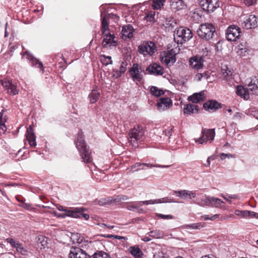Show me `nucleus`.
<instances>
[{
    "mask_svg": "<svg viewBox=\"0 0 258 258\" xmlns=\"http://www.w3.org/2000/svg\"><path fill=\"white\" fill-rule=\"evenodd\" d=\"M149 235L154 238H160L163 237L164 233L159 230H155L149 232Z\"/></svg>",
    "mask_w": 258,
    "mask_h": 258,
    "instance_id": "nucleus-40",
    "label": "nucleus"
},
{
    "mask_svg": "<svg viewBox=\"0 0 258 258\" xmlns=\"http://www.w3.org/2000/svg\"><path fill=\"white\" fill-rule=\"evenodd\" d=\"M222 71L223 74L224 79L226 80L229 79V77L232 76V72L227 67L226 68H222Z\"/></svg>",
    "mask_w": 258,
    "mask_h": 258,
    "instance_id": "nucleus-47",
    "label": "nucleus"
},
{
    "mask_svg": "<svg viewBox=\"0 0 258 258\" xmlns=\"http://www.w3.org/2000/svg\"><path fill=\"white\" fill-rule=\"evenodd\" d=\"M100 61L103 64L107 66L112 63V60H111V57L110 56H106L104 54H102L100 56Z\"/></svg>",
    "mask_w": 258,
    "mask_h": 258,
    "instance_id": "nucleus-41",
    "label": "nucleus"
},
{
    "mask_svg": "<svg viewBox=\"0 0 258 258\" xmlns=\"http://www.w3.org/2000/svg\"><path fill=\"white\" fill-rule=\"evenodd\" d=\"M185 227L187 228L200 229L201 228L204 227V224L202 223H193L186 225Z\"/></svg>",
    "mask_w": 258,
    "mask_h": 258,
    "instance_id": "nucleus-45",
    "label": "nucleus"
},
{
    "mask_svg": "<svg viewBox=\"0 0 258 258\" xmlns=\"http://www.w3.org/2000/svg\"><path fill=\"white\" fill-rule=\"evenodd\" d=\"M236 94L244 100H248L249 99V91H248L247 88H244L242 86L238 85L236 87Z\"/></svg>",
    "mask_w": 258,
    "mask_h": 258,
    "instance_id": "nucleus-27",
    "label": "nucleus"
},
{
    "mask_svg": "<svg viewBox=\"0 0 258 258\" xmlns=\"http://www.w3.org/2000/svg\"><path fill=\"white\" fill-rule=\"evenodd\" d=\"M188 197L190 199L195 198L196 197V193L193 191L188 190Z\"/></svg>",
    "mask_w": 258,
    "mask_h": 258,
    "instance_id": "nucleus-58",
    "label": "nucleus"
},
{
    "mask_svg": "<svg viewBox=\"0 0 258 258\" xmlns=\"http://www.w3.org/2000/svg\"><path fill=\"white\" fill-rule=\"evenodd\" d=\"M219 217V215L215 214L212 216L211 217H209L208 215H205L203 216V218L205 220H214L216 218H217Z\"/></svg>",
    "mask_w": 258,
    "mask_h": 258,
    "instance_id": "nucleus-52",
    "label": "nucleus"
},
{
    "mask_svg": "<svg viewBox=\"0 0 258 258\" xmlns=\"http://www.w3.org/2000/svg\"><path fill=\"white\" fill-rule=\"evenodd\" d=\"M244 1L245 5L248 6L253 5L255 2V0H244Z\"/></svg>",
    "mask_w": 258,
    "mask_h": 258,
    "instance_id": "nucleus-57",
    "label": "nucleus"
},
{
    "mask_svg": "<svg viewBox=\"0 0 258 258\" xmlns=\"http://www.w3.org/2000/svg\"><path fill=\"white\" fill-rule=\"evenodd\" d=\"M156 216L159 219H172L174 218V217L171 215H163L159 213H156Z\"/></svg>",
    "mask_w": 258,
    "mask_h": 258,
    "instance_id": "nucleus-49",
    "label": "nucleus"
},
{
    "mask_svg": "<svg viewBox=\"0 0 258 258\" xmlns=\"http://www.w3.org/2000/svg\"><path fill=\"white\" fill-rule=\"evenodd\" d=\"M139 202H132L127 203L126 208L130 211H136L139 213H143L144 210L140 208Z\"/></svg>",
    "mask_w": 258,
    "mask_h": 258,
    "instance_id": "nucleus-30",
    "label": "nucleus"
},
{
    "mask_svg": "<svg viewBox=\"0 0 258 258\" xmlns=\"http://www.w3.org/2000/svg\"><path fill=\"white\" fill-rule=\"evenodd\" d=\"M242 26L246 29L257 27L258 26V16L250 15L242 23Z\"/></svg>",
    "mask_w": 258,
    "mask_h": 258,
    "instance_id": "nucleus-11",
    "label": "nucleus"
},
{
    "mask_svg": "<svg viewBox=\"0 0 258 258\" xmlns=\"http://www.w3.org/2000/svg\"><path fill=\"white\" fill-rule=\"evenodd\" d=\"M146 71L148 72L149 74L155 76H162L164 73V68L159 64L155 62L148 66Z\"/></svg>",
    "mask_w": 258,
    "mask_h": 258,
    "instance_id": "nucleus-13",
    "label": "nucleus"
},
{
    "mask_svg": "<svg viewBox=\"0 0 258 258\" xmlns=\"http://www.w3.org/2000/svg\"><path fill=\"white\" fill-rule=\"evenodd\" d=\"M86 209L84 208H76L72 210H68L67 213L64 215L59 216V217H65V216L71 217L75 218H80V213L84 212Z\"/></svg>",
    "mask_w": 258,
    "mask_h": 258,
    "instance_id": "nucleus-23",
    "label": "nucleus"
},
{
    "mask_svg": "<svg viewBox=\"0 0 258 258\" xmlns=\"http://www.w3.org/2000/svg\"><path fill=\"white\" fill-rule=\"evenodd\" d=\"M248 213H249V211H247V210H244V211L236 210L235 212V214L236 215L240 216L242 217H247Z\"/></svg>",
    "mask_w": 258,
    "mask_h": 258,
    "instance_id": "nucleus-50",
    "label": "nucleus"
},
{
    "mask_svg": "<svg viewBox=\"0 0 258 258\" xmlns=\"http://www.w3.org/2000/svg\"><path fill=\"white\" fill-rule=\"evenodd\" d=\"M160 60L167 66L173 65L176 61V54L173 49L163 51L160 56Z\"/></svg>",
    "mask_w": 258,
    "mask_h": 258,
    "instance_id": "nucleus-9",
    "label": "nucleus"
},
{
    "mask_svg": "<svg viewBox=\"0 0 258 258\" xmlns=\"http://www.w3.org/2000/svg\"><path fill=\"white\" fill-rule=\"evenodd\" d=\"M172 5L177 9H182L186 6L182 0H173Z\"/></svg>",
    "mask_w": 258,
    "mask_h": 258,
    "instance_id": "nucleus-42",
    "label": "nucleus"
},
{
    "mask_svg": "<svg viewBox=\"0 0 258 258\" xmlns=\"http://www.w3.org/2000/svg\"><path fill=\"white\" fill-rule=\"evenodd\" d=\"M69 256L70 258H90L84 250L77 247H71Z\"/></svg>",
    "mask_w": 258,
    "mask_h": 258,
    "instance_id": "nucleus-16",
    "label": "nucleus"
},
{
    "mask_svg": "<svg viewBox=\"0 0 258 258\" xmlns=\"http://www.w3.org/2000/svg\"><path fill=\"white\" fill-rule=\"evenodd\" d=\"M127 63L126 61H123L121 62L120 66L119 67V69L118 70H113L114 73V76L116 77V78H119L127 70Z\"/></svg>",
    "mask_w": 258,
    "mask_h": 258,
    "instance_id": "nucleus-31",
    "label": "nucleus"
},
{
    "mask_svg": "<svg viewBox=\"0 0 258 258\" xmlns=\"http://www.w3.org/2000/svg\"><path fill=\"white\" fill-rule=\"evenodd\" d=\"M212 157H209L207 160V163L204 165L206 167H209L210 165V158H212Z\"/></svg>",
    "mask_w": 258,
    "mask_h": 258,
    "instance_id": "nucleus-61",
    "label": "nucleus"
},
{
    "mask_svg": "<svg viewBox=\"0 0 258 258\" xmlns=\"http://www.w3.org/2000/svg\"><path fill=\"white\" fill-rule=\"evenodd\" d=\"M144 71L140 65L135 63H133L132 67L129 69L128 73L134 82H140L143 79V75L142 73Z\"/></svg>",
    "mask_w": 258,
    "mask_h": 258,
    "instance_id": "nucleus-7",
    "label": "nucleus"
},
{
    "mask_svg": "<svg viewBox=\"0 0 258 258\" xmlns=\"http://www.w3.org/2000/svg\"><path fill=\"white\" fill-rule=\"evenodd\" d=\"M81 217H83L85 219L88 220L89 219L90 216L89 214L86 213H83V212L80 213V218Z\"/></svg>",
    "mask_w": 258,
    "mask_h": 258,
    "instance_id": "nucleus-59",
    "label": "nucleus"
},
{
    "mask_svg": "<svg viewBox=\"0 0 258 258\" xmlns=\"http://www.w3.org/2000/svg\"><path fill=\"white\" fill-rule=\"evenodd\" d=\"M208 3L206 6L207 11L208 12H213L217 8L219 7L218 0H209ZM205 7H206V6Z\"/></svg>",
    "mask_w": 258,
    "mask_h": 258,
    "instance_id": "nucleus-33",
    "label": "nucleus"
},
{
    "mask_svg": "<svg viewBox=\"0 0 258 258\" xmlns=\"http://www.w3.org/2000/svg\"><path fill=\"white\" fill-rule=\"evenodd\" d=\"M177 24L176 21L172 17L167 18L164 22V25L166 28L173 29Z\"/></svg>",
    "mask_w": 258,
    "mask_h": 258,
    "instance_id": "nucleus-35",
    "label": "nucleus"
},
{
    "mask_svg": "<svg viewBox=\"0 0 258 258\" xmlns=\"http://www.w3.org/2000/svg\"><path fill=\"white\" fill-rule=\"evenodd\" d=\"M247 89L253 95H258V78L253 77L247 84Z\"/></svg>",
    "mask_w": 258,
    "mask_h": 258,
    "instance_id": "nucleus-21",
    "label": "nucleus"
},
{
    "mask_svg": "<svg viewBox=\"0 0 258 258\" xmlns=\"http://www.w3.org/2000/svg\"><path fill=\"white\" fill-rule=\"evenodd\" d=\"M23 56L29 61L32 66L40 68L43 71L44 68L42 63L39 59L34 57L32 54L26 51L24 53Z\"/></svg>",
    "mask_w": 258,
    "mask_h": 258,
    "instance_id": "nucleus-17",
    "label": "nucleus"
},
{
    "mask_svg": "<svg viewBox=\"0 0 258 258\" xmlns=\"http://www.w3.org/2000/svg\"><path fill=\"white\" fill-rule=\"evenodd\" d=\"M174 193L176 196L182 199H186L188 197V190H175Z\"/></svg>",
    "mask_w": 258,
    "mask_h": 258,
    "instance_id": "nucleus-38",
    "label": "nucleus"
},
{
    "mask_svg": "<svg viewBox=\"0 0 258 258\" xmlns=\"http://www.w3.org/2000/svg\"><path fill=\"white\" fill-rule=\"evenodd\" d=\"M202 136L198 139H195V142L199 144H206L208 142L210 143L214 140L215 136V129H208L202 128Z\"/></svg>",
    "mask_w": 258,
    "mask_h": 258,
    "instance_id": "nucleus-6",
    "label": "nucleus"
},
{
    "mask_svg": "<svg viewBox=\"0 0 258 258\" xmlns=\"http://www.w3.org/2000/svg\"><path fill=\"white\" fill-rule=\"evenodd\" d=\"M153 19H154V17H152V16H148L146 17L147 21L152 22L153 20Z\"/></svg>",
    "mask_w": 258,
    "mask_h": 258,
    "instance_id": "nucleus-62",
    "label": "nucleus"
},
{
    "mask_svg": "<svg viewBox=\"0 0 258 258\" xmlns=\"http://www.w3.org/2000/svg\"><path fill=\"white\" fill-rule=\"evenodd\" d=\"M204 60L202 57L194 56L191 57L189 61V64L191 68L196 70H200L203 68Z\"/></svg>",
    "mask_w": 258,
    "mask_h": 258,
    "instance_id": "nucleus-20",
    "label": "nucleus"
},
{
    "mask_svg": "<svg viewBox=\"0 0 258 258\" xmlns=\"http://www.w3.org/2000/svg\"><path fill=\"white\" fill-rule=\"evenodd\" d=\"M210 77V73L208 71L205 72L204 73H198L196 75V78L198 80L200 81L202 78H204L208 79Z\"/></svg>",
    "mask_w": 258,
    "mask_h": 258,
    "instance_id": "nucleus-48",
    "label": "nucleus"
},
{
    "mask_svg": "<svg viewBox=\"0 0 258 258\" xmlns=\"http://www.w3.org/2000/svg\"><path fill=\"white\" fill-rule=\"evenodd\" d=\"M75 144L82 157L83 161L86 163H90L92 161L91 152L86 145L84 140V135L82 131H80L78 133L77 139Z\"/></svg>",
    "mask_w": 258,
    "mask_h": 258,
    "instance_id": "nucleus-2",
    "label": "nucleus"
},
{
    "mask_svg": "<svg viewBox=\"0 0 258 258\" xmlns=\"http://www.w3.org/2000/svg\"><path fill=\"white\" fill-rule=\"evenodd\" d=\"M155 167L159 168H168L169 167V165H161L159 164H152L150 163L137 162L131 166V169L132 170L135 169V171H138L140 170H145L147 168H151Z\"/></svg>",
    "mask_w": 258,
    "mask_h": 258,
    "instance_id": "nucleus-15",
    "label": "nucleus"
},
{
    "mask_svg": "<svg viewBox=\"0 0 258 258\" xmlns=\"http://www.w3.org/2000/svg\"><path fill=\"white\" fill-rule=\"evenodd\" d=\"M120 196H121V201H126L129 199L127 196H125V195H120Z\"/></svg>",
    "mask_w": 258,
    "mask_h": 258,
    "instance_id": "nucleus-63",
    "label": "nucleus"
},
{
    "mask_svg": "<svg viewBox=\"0 0 258 258\" xmlns=\"http://www.w3.org/2000/svg\"><path fill=\"white\" fill-rule=\"evenodd\" d=\"M157 51L155 43L152 41H144L138 46V51L140 53L146 55H153Z\"/></svg>",
    "mask_w": 258,
    "mask_h": 258,
    "instance_id": "nucleus-5",
    "label": "nucleus"
},
{
    "mask_svg": "<svg viewBox=\"0 0 258 258\" xmlns=\"http://www.w3.org/2000/svg\"><path fill=\"white\" fill-rule=\"evenodd\" d=\"M129 251L135 258H142L143 253L138 247L131 246L129 248Z\"/></svg>",
    "mask_w": 258,
    "mask_h": 258,
    "instance_id": "nucleus-34",
    "label": "nucleus"
},
{
    "mask_svg": "<svg viewBox=\"0 0 258 258\" xmlns=\"http://www.w3.org/2000/svg\"><path fill=\"white\" fill-rule=\"evenodd\" d=\"M23 207L26 209H30L31 208V205L30 204L24 203L23 204Z\"/></svg>",
    "mask_w": 258,
    "mask_h": 258,
    "instance_id": "nucleus-60",
    "label": "nucleus"
},
{
    "mask_svg": "<svg viewBox=\"0 0 258 258\" xmlns=\"http://www.w3.org/2000/svg\"><path fill=\"white\" fill-rule=\"evenodd\" d=\"M199 112L198 106L192 104H188L184 106L183 109V113L186 115H190L191 114Z\"/></svg>",
    "mask_w": 258,
    "mask_h": 258,
    "instance_id": "nucleus-29",
    "label": "nucleus"
},
{
    "mask_svg": "<svg viewBox=\"0 0 258 258\" xmlns=\"http://www.w3.org/2000/svg\"><path fill=\"white\" fill-rule=\"evenodd\" d=\"M172 105V101L169 97H162L160 98L157 104L158 109L160 111L165 110L169 108Z\"/></svg>",
    "mask_w": 258,
    "mask_h": 258,
    "instance_id": "nucleus-18",
    "label": "nucleus"
},
{
    "mask_svg": "<svg viewBox=\"0 0 258 258\" xmlns=\"http://www.w3.org/2000/svg\"><path fill=\"white\" fill-rule=\"evenodd\" d=\"M144 130L141 126H138L131 129L130 131L129 135L131 139V141L133 139L135 141H142L144 137Z\"/></svg>",
    "mask_w": 258,
    "mask_h": 258,
    "instance_id": "nucleus-10",
    "label": "nucleus"
},
{
    "mask_svg": "<svg viewBox=\"0 0 258 258\" xmlns=\"http://www.w3.org/2000/svg\"><path fill=\"white\" fill-rule=\"evenodd\" d=\"M139 204L140 206L143 205H150V204H160V203H176L173 199L170 198L166 197L157 200H151L149 201H138Z\"/></svg>",
    "mask_w": 258,
    "mask_h": 258,
    "instance_id": "nucleus-19",
    "label": "nucleus"
},
{
    "mask_svg": "<svg viewBox=\"0 0 258 258\" xmlns=\"http://www.w3.org/2000/svg\"><path fill=\"white\" fill-rule=\"evenodd\" d=\"M100 96V93L96 89H93L89 95L90 102L94 103L97 102Z\"/></svg>",
    "mask_w": 258,
    "mask_h": 258,
    "instance_id": "nucleus-36",
    "label": "nucleus"
},
{
    "mask_svg": "<svg viewBox=\"0 0 258 258\" xmlns=\"http://www.w3.org/2000/svg\"><path fill=\"white\" fill-rule=\"evenodd\" d=\"M204 93L200 92L199 93H196L188 97V100L192 102L193 103H197L204 100Z\"/></svg>",
    "mask_w": 258,
    "mask_h": 258,
    "instance_id": "nucleus-28",
    "label": "nucleus"
},
{
    "mask_svg": "<svg viewBox=\"0 0 258 258\" xmlns=\"http://www.w3.org/2000/svg\"><path fill=\"white\" fill-rule=\"evenodd\" d=\"M5 111V110L4 109H3L0 112V125H1V128L4 131H6V130H7V127L5 125V122L6 120L5 118H3V113Z\"/></svg>",
    "mask_w": 258,
    "mask_h": 258,
    "instance_id": "nucleus-43",
    "label": "nucleus"
},
{
    "mask_svg": "<svg viewBox=\"0 0 258 258\" xmlns=\"http://www.w3.org/2000/svg\"><path fill=\"white\" fill-rule=\"evenodd\" d=\"M233 156L231 154H225L223 153L220 154V158L221 159H224L227 157H232Z\"/></svg>",
    "mask_w": 258,
    "mask_h": 258,
    "instance_id": "nucleus-56",
    "label": "nucleus"
},
{
    "mask_svg": "<svg viewBox=\"0 0 258 258\" xmlns=\"http://www.w3.org/2000/svg\"><path fill=\"white\" fill-rule=\"evenodd\" d=\"M165 0H155L153 1L154 9L158 10L163 6Z\"/></svg>",
    "mask_w": 258,
    "mask_h": 258,
    "instance_id": "nucleus-46",
    "label": "nucleus"
},
{
    "mask_svg": "<svg viewBox=\"0 0 258 258\" xmlns=\"http://www.w3.org/2000/svg\"><path fill=\"white\" fill-rule=\"evenodd\" d=\"M110 197L111 198V199L112 200V203H113H113L114 202L119 203V202H121L120 195H118V196H116V197Z\"/></svg>",
    "mask_w": 258,
    "mask_h": 258,
    "instance_id": "nucleus-55",
    "label": "nucleus"
},
{
    "mask_svg": "<svg viewBox=\"0 0 258 258\" xmlns=\"http://www.w3.org/2000/svg\"><path fill=\"white\" fill-rule=\"evenodd\" d=\"M142 240L145 242H148V241H150L151 239L149 237L145 236V237H143L142 239Z\"/></svg>",
    "mask_w": 258,
    "mask_h": 258,
    "instance_id": "nucleus-64",
    "label": "nucleus"
},
{
    "mask_svg": "<svg viewBox=\"0 0 258 258\" xmlns=\"http://www.w3.org/2000/svg\"><path fill=\"white\" fill-rule=\"evenodd\" d=\"M150 93L156 97H159L164 93L163 90L159 89L156 86H152L150 88Z\"/></svg>",
    "mask_w": 258,
    "mask_h": 258,
    "instance_id": "nucleus-37",
    "label": "nucleus"
},
{
    "mask_svg": "<svg viewBox=\"0 0 258 258\" xmlns=\"http://www.w3.org/2000/svg\"><path fill=\"white\" fill-rule=\"evenodd\" d=\"M153 258H167L162 252H158L154 254Z\"/></svg>",
    "mask_w": 258,
    "mask_h": 258,
    "instance_id": "nucleus-53",
    "label": "nucleus"
},
{
    "mask_svg": "<svg viewBox=\"0 0 258 258\" xmlns=\"http://www.w3.org/2000/svg\"><path fill=\"white\" fill-rule=\"evenodd\" d=\"M112 200L111 197L101 199L97 201V204L101 206L108 205L112 203Z\"/></svg>",
    "mask_w": 258,
    "mask_h": 258,
    "instance_id": "nucleus-44",
    "label": "nucleus"
},
{
    "mask_svg": "<svg viewBox=\"0 0 258 258\" xmlns=\"http://www.w3.org/2000/svg\"><path fill=\"white\" fill-rule=\"evenodd\" d=\"M211 197L204 195L201 198H198L194 201V203L201 207H210Z\"/></svg>",
    "mask_w": 258,
    "mask_h": 258,
    "instance_id": "nucleus-25",
    "label": "nucleus"
},
{
    "mask_svg": "<svg viewBox=\"0 0 258 258\" xmlns=\"http://www.w3.org/2000/svg\"><path fill=\"white\" fill-rule=\"evenodd\" d=\"M92 257L93 258H111L109 254L103 251H97Z\"/></svg>",
    "mask_w": 258,
    "mask_h": 258,
    "instance_id": "nucleus-39",
    "label": "nucleus"
},
{
    "mask_svg": "<svg viewBox=\"0 0 258 258\" xmlns=\"http://www.w3.org/2000/svg\"><path fill=\"white\" fill-rule=\"evenodd\" d=\"M241 29L234 25L229 26L226 31V37L229 41H236L240 36Z\"/></svg>",
    "mask_w": 258,
    "mask_h": 258,
    "instance_id": "nucleus-8",
    "label": "nucleus"
},
{
    "mask_svg": "<svg viewBox=\"0 0 258 258\" xmlns=\"http://www.w3.org/2000/svg\"><path fill=\"white\" fill-rule=\"evenodd\" d=\"M221 107V104L216 100H210L205 102L203 104V108L206 110H216Z\"/></svg>",
    "mask_w": 258,
    "mask_h": 258,
    "instance_id": "nucleus-26",
    "label": "nucleus"
},
{
    "mask_svg": "<svg viewBox=\"0 0 258 258\" xmlns=\"http://www.w3.org/2000/svg\"><path fill=\"white\" fill-rule=\"evenodd\" d=\"M247 217L255 218L256 219H258V213L253 211H249V213H248Z\"/></svg>",
    "mask_w": 258,
    "mask_h": 258,
    "instance_id": "nucleus-54",
    "label": "nucleus"
},
{
    "mask_svg": "<svg viewBox=\"0 0 258 258\" xmlns=\"http://www.w3.org/2000/svg\"><path fill=\"white\" fill-rule=\"evenodd\" d=\"M198 36L202 39L209 41L216 34V28L211 23H203L199 26L197 31Z\"/></svg>",
    "mask_w": 258,
    "mask_h": 258,
    "instance_id": "nucleus-3",
    "label": "nucleus"
},
{
    "mask_svg": "<svg viewBox=\"0 0 258 258\" xmlns=\"http://www.w3.org/2000/svg\"><path fill=\"white\" fill-rule=\"evenodd\" d=\"M26 138L31 147H35L36 146V136L31 125H30L27 129Z\"/></svg>",
    "mask_w": 258,
    "mask_h": 258,
    "instance_id": "nucleus-24",
    "label": "nucleus"
},
{
    "mask_svg": "<svg viewBox=\"0 0 258 258\" xmlns=\"http://www.w3.org/2000/svg\"><path fill=\"white\" fill-rule=\"evenodd\" d=\"M192 36V31L187 27L177 28L174 32V39L177 44L185 43L189 41Z\"/></svg>",
    "mask_w": 258,
    "mask_h": 258,
    "instance_id": "nucleus-4",
    "label": "nucleus"
},
{
    "mask_svg": "<svg viewBox=\"0 0 258 258\" xmlns=\"http://www.w3.org/2000/svg\"><path fill=\"white\" fill-rule=\"evenodd\" d=\"M2 85L7 90L9 94L13 95L19 93V90L17 89V85L14 84L12 81L10 80H0Z\"/></svg>",
    "mask_w": 258,
    "mask_h": 258,
    "instance_id": "nucleus-14",
    "label": "nucleus"
},
{
    "mask_svg": "<svg viewBox=\"0 0 258 258\" xmlns=\"http://www.w3.org/2000/svg\"><path fill=\"white\" fill-rule=\"evenodd\" d=\"M200 5L201 6L202 8L204 10L207 11L206 7L205 6H207L208 4L209 3V0H199Z\"/></svg>",
    "mask_w": 258,
    "mask_h": 258,
    "instance_id": "nucleus-51",
    "label": "nucleus"
},
{
    "mask_svg": "<svg viewBox=\"0 0 258 258\" xmlns=\"http://www.w3.org/2000/svg\"><path fill=\"white\" fill-rule=\"evenodd\" d=\"M210 206L211 207L222 208L224 207V202L219 198L211 197Z\"/></svg>",
    "mask_w": 258,
    "mask_h": 258,
    "instance_id": "nucleus-32",
    "label": "nucleus"
},
{
    "mask_svg": "<svg viewBox=\"0 0 258 258\" xmlns=\"http://www.w3.org/2000/svg\"><path fill=\"white\" fill-rule=\"evenodd\" d=\"M101 32L102 36L103 39L102 42V45L104 48L107 47L108 45L111 48L112 46H116L117 42L115 40V36L113 34H111L110 32L106 33L107 31H109L108 27V23L107 22L106 17L103 16V13L101 14Z\"/></svg>",
    "mask_w": 258,
    "mask_h": 258,
    "instance_id": "nucleus-1",
    "label": "nucleus"
},
{
    "mask_svg": "<svg viewBox=\"0 0 258 258\" xmlns=\"http://www.w3.org/2000/svg\"><path fill=\"white\" fill-rule=\"evenodd\" d=\"M135 30L133 27L128 24L122 27L121 30V37L123 39H126L127 38H131L133 36V32Z\"/></svg>",
    "mask_w": 258,
    "mask_h": 258,
    "instance_id": "nucleus-22",
    "label": "nucleus"
},
{
    "mask_svg": "<svg viewBox=\"0 0 258 258\" xmlns=\"http://www.w3.org/2000/svg\"><path fill=\"white\" fill-rule=\"evenodd\" d=\"M6 241L10 243L11 246L16 249L18 252L25 255L28 252V249L26 247H24L23 244L19 242L18 241H16L14 239L9 237L6 239Z\"/></svg>",
    "mask_w": 258,
    "mask_h": 258,
    "instance_id": "nucleus-12",
    "label": "nucleus"
}]
</instances>
